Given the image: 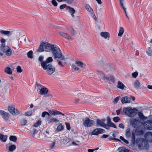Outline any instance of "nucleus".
Returning a JSON list of instances; mask_svg holds the SVG:
<instances>
[{"mask_svg": "<svg viewBox=\"0 0 152 152\" xmlns=\"http://www.w3.org/2000/svg\"><path fill=\"white\" fill-rule=\"evenodd\" d=\"M2 51L7 56H10L12 54V50L10 48L7 46L1 48Z\"/></svg>", "mask_w": 152, "mask_h": 152, "instance_id": "1a4fd4ad", "label": "nucleus"}, {"mask_svg": "<svg viewBox=\"0 0 152 152\" xmlns=\"http://www.w3.org/2000/svg\"><path fill=\"white\" fill-rule=\"evenodd\" d=\"M48 92V89L47 88L43 87L39 91V94L41 95H45L47 94Z\"/></svg>", "mask_w": 152, "mask_h": 152, "instance_id": "dca6fc26", "label": "nucleus"}, {"mask_svg": "<svg viewBox=\"0 0 152 152\" xmlns=\"http://www.w3.org/2000/svg\"><path fill=\"white\" fill-rule=\"evenodd\" d=\"M8 110L13 115H18L20 113L19 111L15 108V107L13 106H9L8 107Z\"/></svg>", "mask_w": 152, "mask_h": 152, "instance_id": "9b49d317", "label": "nucleus"}, {"mask_svg": "<svg viewBox=\"0 0 152 152\" xmlns=\"http://www.w3.org/2000/svg\"><path fill=\"white\" fill-rule=\"evenodd\" d=\"M109 136V135L104 134L101 137L102 138H106Z\"/></svg>", "mask_w": 152, "mask_h": 152, "instance_id": "338daca9", "label": "nucleus"}, {"mask_svg": "<svg viewBox=\"0 0 152 152\" xmlns=\"http://www.w3.org/2000/svg\"><path fill=\"white\" fill-rule=\"evenodd\" d=\"M41 124V121L40 120H39L36 123L34 124L33 126L34 127H37L40 125Z\"/></svg>", "mask_w": 152, "mask_h": 152, "instance_id": "ea45409f", "label": "nucleus"}, {"mask_svg": "<svg viewBox=\"0 0 152 152\" xmlns=\"http://www.w3.org/2000/svg\"><path fill=\"white\" fill-rule=\"evenodd\" d=\"M121 101L123 104L127 103L126 96L122 98L121 99Z\"/></svg>", "mask_w": 152, "mask_h": 152, "instance_id": "c03bdc74", "label": "nucleus"}, {"mask_svg": "<svg viewBox=\"0 0 152 152\" xmlns=\"http://www.w3.org/2000/svg\"><path fill=\"white\" fill-rule=\"evenodd\" d=\"M120 5L122 7H124L123 4L124 0H120Z\"/></svg>", "mask_w": 152, "mask_h": 152, "instance_id": "e2e57ef3", "label": "nucleus"}, {"mask_svg": "<svg viewBox=\"0 0 152 152\" xmlns=\"http://www.w3.org/2000/svg\"><path fill=\"white\" fill-rule=\"evenodd\" d=\"M20 122L21 126H24L26 124L27 121L26 119H23L20 120Z\"/></svg>", "mask_w": 152, "mask_h": 152, "instance_id": "f704fd0d", "label": "nucleus"}, {"mask_svg": "<svg viewBox=\"0 0 152 152\" xmlns=\"http://www.w3.org/2000/svg\"><path fill=\"white\" fill-rule=\"evenodd\" d=\"M48 111L50 115H54V110H48Z\"/></svg>", "mask_w": 152, "mask_h": 152, "instance_id": "052dcab7", "label": "nucleus"}, {"mask_svg": "<svg viewBox=\"0 0 152 152\" xmlns=\"http://www.w3.org/2000/svg\"><path fill=\"white\" fill-rule=\"evenodd\" d=\"M51 49V52L55 58H60L61 60H64V56L62 55L61 51L59 48L56 45H54Z\"/></svg>", "mask_w": 152, "mask_h": 152, "instance_id": "f257e3e1", "label": "nucleus"}, {"mask_svg": "<svg viewBox=\"0 0 152 152\" xmlns=\"http://www.w3.org/2000/svg\"><path fill=\"white\" fill-rule=\"evenodd\" d=\"M105 121V120L103 119L102 121H101L99 119H97L96 121V124L97 126H99L103 127L105 124L104 122Z\"/></svg>", "mask_w": 152, "mask_h": 152, "instance_id": "a211bd4d", "label": "nucleus"}, {"mask_svg": "<svg viewBox=\"0 0 152 152\" xmlns=\"http://www.w3.org/2000/svg\"><path fill=\"white\" fill-rule=\"evenodd\" d=\"M110 127L111 126H110V125L105 124L103 127L105 128L107 130H109L110 129Z\"/></svg>", "mask_w": 152, "mask_h": 152, "instance_id": "864d4df0", "label": "nucleus"}, {"mask_svg": "<svg viewBox=\"0 0 152 152\" xmlns=\"http://www.w3.org/2000/svg\"><path fill=\"white\" fill-rule=\"evenodd\" d=\"M65 124L66 125V129L69 130L70 129V127L69 123L66 122Z\"/></svg>", "mask_w": 152, "mask_h": 152, "instance_id": "4d7b16f0", "label": "nucleus"}, {"mask_svg": "<svg viewBox=\"0 0 152 152\" xmlns=\"http://www.w3.org/2000/svg\"><path fill=\"white\" fill-rule=\"evenodd\" d=\"M64 1H66L69 4H71L73 1V0H64Z\"/></svg>", "mask_w": 152, "mask_h": 152, "instance_id": "69168bd1", "label": "nucleus"}, {"mask_svg": "<svg viewBox=\"0 0 152 152\" xmlns=\"http://www.w3.org/2000/svg\"><path fill=\"white\" fill-rule=\"evenodd\" d=\"M9 139L10 141L16 142L17 140V138L15 136L12 135L10 137Z\"/></svg>", "mask_w": 152, "mask_h": 152, "instance_id": "473e14b6", "label": "nucleus"}, {"mask_svg": "<svg viewBox=\"0 0 152 152\" xmlns=\"http://www.w3.org/2000/svg\"><path fill=\"white\" fill-rule=\"evenodd\" d=\"M17 71L18 72L21 73L22 70L20 66H18L16 68Z\"/></svg>", "mask_w": 152, "mask_h": 152, "instance_id": "603ef678", "label": "nucleus"}, {"mask_svg": "<svg viewBox=\"0 0 152 152\" xmlns=\"http://www.w3.org/2000/svg\"><path fill=\"white\" fill-rule=\"evenodd\" d=\"M59 121L56 118H53L49 120V122L50 123L52 122H58Z\"/></svg>", "mask_w": 152, "mask_h": 152, "instance_id": "49530a36", "label": "nucleus"}, {"mask_svg": "<svg viewBox=\"0 0 152 152\" xmlns=\"http://www.w3.org/2000/svg\"><path fill=\"white\" fill-rule=\"evenodd\" d=\"M38 132V131L34 128L32 129V130L31 131V133L33 135H34L35 134H37Z\"/></svg>", "mask_w": 152, "mask_h": 152, "instance_id": "79ce46f5", "label": "nucleus"}, {"mask_svg": "<svg viewBox=\"0 0 152 152\" xmlns=\"http://www.w3.org/2000/svg\"><path fill=\"white\" fill-rule=\"evenodd\" d=\"M66 9L67 10H69V12L71 14H74L75 12V9L69 6H67L66 7Z\"/></svg>", "mask_w": 152, "mask_h": 152, "instance_id": "a878e982", "label": "nucleus"}, {"mask_svg": "<svg viewBox=\"0 0 152 152\" xmlns=\"http://www.w3.org/2000/svg\"><path fill=\"white\" fill-rule=\"evenodd\" d=\"M41 66L43 69L46 71V73L49 75H52L55 72V67L51 64H47L45 62H43Z\"/></svg>", "mask_w": 152, "mask_h": 152, "instance_id": "7ed1b4c3", "label": "nucleus"}, {"mask_svg": "<svg viewBox=\"0 0 152 152\" xmlns=\"http://www.w3.org/2000/svg\"><path fill=\"white\" fill-rule=\"evenodd\" d=\"M100 35L102 37H104L105 39L107 38V37H109L110 35L108 32H102L100 33Z\"/></svg>", "mask_w": 152, "mask_h": 152, "instance_id": "412c9836", "label": "nucleus"}, {"mask_svg": "<svg viewBox=\"0 0 152 152\" xmlns=\"http://www.w3.org/2000/svg\"><path fill=\"white\" fill-rule=\"evenodd\" d=\"M146 53L149 56H151L152 55V51L150 48H149L147 49Z\"/></svg>", "mask_w": 152, "mask_h": 152, "instance_id": "37998d69", "label": "nucleus"}, {"mask_svg": "<svg viewBox=\"0 0 152 152\" xmlns=\"http://www.w3.org/2000/svg\"><path fill=\"white\" fill-rule=\"evenodd\" d=\"M27 56L28 58H32L33 56V51L32 50H30L27 53Z\"/></svg>", "mask_w": 152, "mask_h": 152, "instance_id": "72a5a7b5", "label": "nucleus"}, {"mask_svg": "<svg viewBox=\"0 0 152 152\" xmlns=\"http://www.w3.org/2000/svg\"><path fill=\"white\" fill-rule=\"evenodd\" d=\"M103 78L108 80H111L113 82H114V78L113 76L110 75H104Z\"/></svg>", "mask_w": 152, "mask_h": 152, "instance_id": "aec40b11", "label": "nucleus"}, {"mask_svg": "<svg viewBox=\"0 0 152 152\" xmlns=\"http://www.w3.org/2000/svg\"><path fill=\"white\" fill-rule=\"evenodd\" d=\"M86 8L87 10L89 12H91L93 11L92 9L90 7V5L88 4H86Z\"/></svg>", "mask_w": 152, "mask_h": 152, "instance_id": "c9c22d12", "label": "nucleus"}, {"mask_svg": "<svg viewBox=\"0 0 152 152\" xmlns=\"http://www.w3.org/2000/svg\"><path fill=\"white\" fill-rule=\"evenodd\" d=\"M137 134L139 135H142L144 134V131L142 130H138L137 132Z\"/></svg>", "mask_w": 152, "mask_h": 152, "instance_id": "09e8293b", "label": "nucleus"}, {"mask_svg": "<svg viewBox=\"0 0 152 152\" xmlns=\"http://www.w3.org/2000/svg\"><path fill=\"white\" fill-rule=\"evenodd\" d=\"M107 124L110 125L111 127L114 128L116 129L117 126L115 125L113 122L111 121V119L110 117L108 116L107 118Z\"/></svg>", "mask_w": 152, "mask_h": 152, "instance_id": "f3484780", "label": "nucleus"}, {"mask_svg": "<svg viewBox=\"0 0 152 152\" xmlns=\"http://www.w3.org/2000/svg\"><path fill=\"white\" fill-rule=\"evenodd\" d=\"M125 86L121 82L118 81V82L117 87L121 89H123Z\"/></svg>", "mask_w": 152, "mask_h": 152, "instance_id": "bb28decb", "label": "nucleus"}, {"mask_svg": "<svg viewBox=\"0 0 152 152\" xmlns=\"http://www.w3.org/2000/svg\"><path fill=\"white\" fill-rule=\"evenodd\" d=\"M51 3L55 7L57 6L58 5V3L55 0H52L51 1Z\"/></svg>", "mask_w": 152, "mask_h": 152, "instance_id": "3c124183", "label": "nucleus"}, {"mask_svg": "<svg viewBox=\"0 0 152 152\" xmlns=\"http://www.w3.org/2000/svg\"><path fill=\"white\" fill-rule=\"evenodd\" d=\"M120 139L122 141H123V142H121L122 143H125V144H128L129 143V141L125 139L124 137L122 136H120Z\"/></svg>", "mask_w": 152, "mask_h": 152, "instance_id": "e433bc0d", "label": "nucleus"}, {"mask_svg": "<svg viewBox=\"0 0 152 152\" xmlns=\"http://www.w3.org/2000/svg\"><path fill=\"white\" fill-rule=\"evenodd\" d=\"M125 135L127 137H129L131 136V132L130 129L129 128L127 129L126 131Z\"/></svg>", "mask_w": 152, "mask_h": 152, "instance_id": "a19ab883", "label": "nucleus"}, {"mask_svg": "<svg viewBox=\"0 0 152 152\" xmlns=\"http://www.w3.org/2000/svg\"><path fill=\"white\" fill-rule=\"evenodd\" d=\"M0 42L1 44V47H4L6 46L5 45V42H6V39L3 37H1L0 40Z\"/></svg>", "mask_w": 152, "mask_h": 152, "instance_id": "c756f323", "label": "nucleus"}, {"mask_svg": "<svg viewBox=\"0 0 152 152\" xmlns=\"http://www.w3.org/2000/svg\"><path fill=\"white\" fill-rule=\"evenodd\" d=\"M105 131L101 128H96L94 129L93 131L90 133V134L91 136L93 135H98L99 134L105 133Z\"/></svg>", "mask_w": 152, "mask_h": 152, "instance_id": "9d476101", "label": "nucleus"}, {"mask_svg": "<svg viewBox=\"0 0 152 152\" xmlns=\"http://www.w3.org/2000/svg\"><path fill=\"white\" fill-rule=\"evenodd\" d=\"M145 128L148 130H152V118L148 117V120L145 121L143 124Z\"/></svg>", "mask_w": 152, "mask_h": 152, "instance_id": "423d86ee", "label": "nucleus"}, {"mask_svg": "<svg viewBox=\"0 0 152 152\" xmlns=\"http://www.w3.org/2000/svg\"><path fill=\"white\" fill-rule=\"evenodd\" d=\"M140 83L138 80H136L133 84V86L135 88H139L140 86Z\"/></svg>", "mask_w": 152, "mask_h": 152, "instance_id": "2f4dec72", "label": "nucleus"}, {"mask_svg": "<svg viewBox=\"0 0 152 152\" xmlns=\"http://www.w3.org/2000/svg\"><path fill=\"white\" fill-rule=\"evenodd\" d=\"M4 71L6 73L9 75H11L12 73L11 69L9 67H6Z\"/></svg>", "mask_w": 152, "mask_h": 152, "instance_id": "cd10ccee", "label": "nucleus"}, {"mask_svg": "<svg viewBox=\"0 0 152 152\" xmlns=\"http://www.w3.org/2000/svg\"><path fill=\"white\" fill-rule=\"evenodd\" d=\"M0 33L2 35H4L7 36H9L13 34L14 33L12 31L0 30Z\"/></svg>", "mask_w": 152, "mask_h": 152, "instance_id": "4468645a", "label": "nucleus"}, {"mask_svg": "<svg viewBox=\"0 0 152 152\" xmlns=\"http://www.w3.org/2000/svg\"><path fill=\"white\" fill-rule=\"evenodd\" d=\"M126 99L127 103H130L132 102L135 100V97L133 96H131L130 97L126 96Z\"/></svg>", "mask_w": 152, "mask_h": 152, "instance_id": "5701e85b", "label": "nucleus"}, {"mask_svg": "<svg viewBox=\"0 0 152 152\" xmlns=\"http://www.w3.org/2000/svg\"><path fill=\"white\" fill-rule=\"evenodd\" d=\"M61 114V112L58 111L57 110H54V115H59Z\"/></svg>", "mask_w": 152, "mask_h": 152, "instance_id": "680f3d73", "label": "nucleus"}, {"mask_svg": "<svg viewBox=\"0 0 152 152\" xmlns=\"http://www.w3.org/2000/svg\"><path fill=\"white\" fill-rule=\"evenodd\" d=\"M140 123L139 120L136 119H134L132 121V125L134 128H137L139 126V124Z\"/></svg>", "mask_w": 152, "mask_h": 152, "instance_id": "2eb2a0df", "label": "nucleus"}, {"mask_svg": "<svg viewBox=\"0 0 152 152\" xmlns=\"http://www.w3.org/2000/svg\"><path fill=\"white\" fill-rule=\"evenodd\" d=\"M138 75V73L137 72H135L132 74V77L133 78H135L137 77Z\"/></svg>", "mask_w": 152, "mask_h": 152, "instance_id": "8fccbe9b", "label": "nucleus"}, {"mask_svg": "<svg viewBox=\"0 0 152 152\" xmlns=\"http://www.w3.org/2000/svg\"><path fill=\"white\" fill-rule=\"evenodd\" d=\"M64 129V127L61 124L58 125L57 128V130L58 131H60L63 130Z\"/></svg>", "mask_w": 152, "mask_h": 152, "instance_id": "58836bf2", "label": "nucleus"}, {"mask_svg": "<svg viewBox=\"0 0 152 152\" xmlns=\"http://www.w3.org/2000/svg\"><path fill=\"white\" fill-rule=\"evenodd\" d=\"M16 148V146L15 145H12L9 146V147L8 150L9 151L8 152L10 151H12L14 150H15Z\"/></svg>", "mask_w": 152, "mask_h": 152, "instance_id": "c85d7f7f", "label": "nucleus"}, {"mask_svg": "<svg viewBox=\"0 0 152 152\" xmlns=\"http://www.w3.org/2000/svg\"><path fill=\"white\" fill-rule=\"evenodd\" d=\"M138 110L136 108L132 109L131 107L124 108L123 111L127 115L132 117L137 113Z\"/></svg>", "mask_w": 152, "mask_h": 152, "instance_id": "39448f33", "label": "nucleus"}, {"mask_svg": "<svg viewBox=\"0 0 152 152\" xmlns=\"http://www.w3.org/2000/svg\"><path fill=\"white\" fill-rule=\"evenodd\" d=\"M119 97H120V96L119 97L118 96V97H116V98H115L114 99V101L116 103H117L119 100Z\"/></svg>", "mask_w": 152, "mask_h": 152, "instance_id": "0e129e2a", "label": "nucleus"}, {"mask_svg": "<svg viewBox=\"0 0 152 152\" xmlns=\"http://www.w3.org/2000/svg\"><path fill=\"white\" fill-rule=\"evenodd\" d=\"M119 152H129V150L123 147H120L118 149Z\"/></svg>", "mask_w": 152, "mask_h": 152, "instance_id": "393cba45", "label": "nucleus"}, {"mask_svg": "<svg viewBox=\"0 0 152 152\" xmlns=\"http://www.w3.org/2000/svg\"><path fill=\"white\" fill-rule=\"evenodd\" d=\"M135 136L134 132H132V139L133 140H135Z\"/></svg>", "mask_w": 152, "mask_h": 152, "instance_id": "13d9d810", "label": "nucleus"}, {"mask_svg": "<svg viewBox=\"0 0 152 152\" xmlns=\"http://www.w3.org/2000/svg\"><path fill=\"white\" fill-rule=\"evenodd\" d=\"M113 120L116 123L120 121V119L118 117H115L113 118Z\"/></svg>", "mask_w": 152, "mask_h": 152, "instance_id": "de8ad7c7", "label": "nucleus"}, {"mask_svg": "<svg viewBox=\"0 0 152 152\" xmlns=\"http://www.w3.org/2000/svg\"><path fill=\"white\" fill-rule=\"evenodd\" d=\"M7 136L4 135L0 133V140L2 142H5L7 140Z\"/></svg>", "mask_w": 152, "mask_h": 152, "instance_id": "b1692460", "label": "nucleus"}, {"mask_svg": "<svg viewBox=\"0 0 152 152\" xmlns=\"http://www.w3.org/2000/svg\"><path fill=\"white\" fill-rule=\"evenodd\" d=\"M94 123V120L90 119L88 117H86L83 120V124L86 127H90L93 126Z\"/></svg>", "mask_w": 152, "mask_h": 152, "instance_id": "0eeeda50", "label": "nucleus"}, {"mask_svg": "<svg viewBox=\"0 0 152 152\" xmlns=\"http://www.w3.org/2000/svg\"><path fill=\"white\" fill-rule=\"evenodd\" d=\"M53 61V59L51 57H49L45 61H42L41 62V66H42V63L43 62H45V63L46 64H49V63Z\"/></svg>", "mask_w": 152, "mask_h": 152, "instance_id": "4be33fe9", "label": "nucleus"}, {"mask_svg": "<svg viewBox=\"0 0 152 152\" xmlns=\"http://www.w3.org/2000/svg\"><path fill=\"white\" fill-rule=\"evenodd\" d=\"M67 7V5H66V4H63L61 5L60 6V9L62 10L65 8H66V7Z\"/></svg>", "mask_w": 152, "mask_h": 152, "instance_id": "5fc2aeb1", "label": "nucleus"}, {"mask_svg": "<svg viewBox=\"0 0 152 152\" xmlns=\"http://www.w3.org/2000/svg\"><path fill=\"white\" fill-rule=\"evenodd\" d=\"M0 115L5 120L8 119L9 114L4 110H0Z\"/></svg>", "mask_w": 152, "mask_h": 152, "instance_id": "ddd939ff", "label": "nucleus"}, {"mask_svg": "<svg viewBox=\"0 0 152 152\" xmlns=\"http://www.w3.org/2000/svg\"><path fill=\"white\" fill-rule=\"evenodd\" d=\"M53 45L47 42H43L40 45L36 51L42 52L44 51L49 52L51 51Z\"/></svg>", "mask_w": 152, "mask_h": 152, "instance_id": "f03ea898", "label": "nucleus"}, {"mask_svg": "<svg viewBox=\"0 0 152 152\" xmlns=\"http://www.w3.org/2000/svg\"><path fill=\"white\" fill-rule=\"evenodd\" d=\"M138 115H139V117L140 119L143 118L144 116L143 115V114H142V113H140V112L139 113H138Z\"/></svg>", "mask_w": 152, "mask_h": 152, "instance_id": "bf43d9fd", "label": "nucleus"}, {"mask_svg": "<svg viewBox=\"0 0 152 152\" xmlns=\"http://www.w3.org/2000/svg\"><path fill=\"white\" fill-rule=\"evenodd\" d=\"M136 143L140 149H145L148 147V145L145 139L142 138H137Z\"/></svg>", "mask_w": 152, "mask_h": 152, "instance_id": "20e7f679", "label": "nucleus"}, {"mask_svg": "<svg viewBox=\"0 0 152 152\" xmlns=\"http://www.w3.org/2000/svg\"><path fill=\"white\" fill-rule=\"evenodd\" d=\"M119 127L121 128L124 129V124L122 123L119 124Z\"/></svg>", "mask_w": 152, "mask_h": 152, "instance_id": "774afa93", "label": "nucleus"}, {"mask_svg": "<svg viewBox=\"0 0 152 152\" xmlns=\"http://www.w3.org/2000/svg\"><path fill=\"white\" fill-rule=\"evenodd\" d=\"M124 32V28L122 27H120L119 28V32L118 34V36L120 37H121L122 35V34Z\"/></svg>", "mask_w": 152, "mask_h": 152, "instance_id": "7c9ffc66", "label": "nucleus"}, {"mask_svg": "<svg viewBox=\"0 0 152 152\" xmlns=\"http://www.w3.org/2000/svg\"><path fill=\"white\" fill-rule=\"evenodd\" d=\"M64 140L66 142H65V143L66 142L67 143L68 142H69L70 140V139L67 137H65V138H64Z\"/></svg>", "mask_w": 152, "mask_h": 152, "instance_id": "6e6d98bb", "label": "nucleus"}, {"mask_svg": "<svg viewBox=\"0 0 152 152\" xmlns=\"http://www.w3.org/2000/svg\"><path fill=\"white\" fill-rule=\"evenodd\" d=\"M33 112L32 110L29 111L25 113V115L26 116H31L32 115Z\"/></svg>", "mask_w": 152, "mask_h": 152, "instance_id": "a18cd8bd", "label": "nucleus"}, {"mask_svg": "<svg viewBox=\"0 0 152 152\" xmlns=\"http://www.w3.org/2000/svg\"><path fill=\"white\" fill-rule=\"evenodd\" d=\"M112 136L113 137H111L110 138V140H115L116 141H119L120 142H121V140L115 138L114 137H116V134L115 133H113L112 134Z\"/></svg>", "mask_w": 152, "mask_h": 152, "instance_id": "4c0bfd02", "label": "nucleus"}, {"mask_svg": "<svg viewBox=\"0 0 152 152\" xmlns=\"http://www.w3.org/2000/svg\"><path fill=\"white\" fill-rule=\"evenodd\" d=\"M59 34L61 36L69 40L71 39V37L67 34L64 33L62 32H59Z\"/></svg>", "mask_w": 152, "mask_h": 152, "instance_id": "6ab92c4d", "label": "nucleus"}, {"mask_svg": "<svg viewBox=\"0 0 152 152\" xmlns=\"http://www.w3.org/2000/svg\"><path fill=\"white\" fill-rule=\"evenodd\" d=\"M75 64H72V67L74 70L76 71L79 70L80 68H82L83 65V63L80 61H76Z\"/></svg>", "mask_w": 152, "mask_h": 152, "instance_id": "6e6552de", "label": "nucleus"}, {"mask_svg": "<svg viewBox=\"0 0 152 152\" xmlns=\"http://www.w3.org/2000/svg\"><path fill=\"white\" fill-rule=\"evenodd\" d=\"M144 137L147 141L152 142V132H146L144 134Z\"/></svg>", "mask_w": 152, "mask_h": 152, "instance_id": "f8f14e48", "label": "nucleus"}]
</instances>
